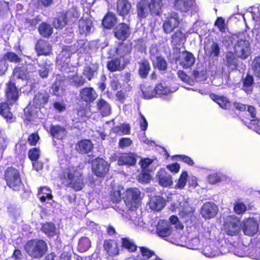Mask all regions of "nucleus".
I'll list each match as a JSON object with an SVG mask.
<instances>
[{
  "label": "nucleus",
  "mask_w": 260,
  "mask_h": 260,
  "mask_svg": "<svg viewBox=\"0 0 260 260\" xmlns=\"http://www.w3.org/2000/svg\"><path fill=\"white\" fill-rule=\"evenodd\" d=\"M120 47L114 48L115 52L119 56L112 57L107 62V68L110 72L121 71L130 63L132 51V43H119Z\"/></svg>",
  "instance_id": "obj_1"
},
{
  "label": "nucleus",
  "mask_w": 260,
  "mask_h": 260,
  "mask_svg": "<svg viewBox=\"0 0 260 260\" xmlns=\"http://www.w3.org/2000/svg\"><path fill=\"white\" fill-rule=\"evenodd\" d=\"M58 178L63 185L71 188L75 191L81 190L85 186L82 173L73 166L62 169Z\"/></svg>",
  "instance_id": "obj_2"
},
{
  "label": "nucleus",
  "mask_w": 260,
  "mask_h": 260,
  "mask_svg": "<svg viewBox=\"0 0 260 260\" xmlns=\"http://www.w3.org/2000/svg\"><path fill=\"white\" fill-rule=\"evenodd\" d=\"M24 248L26 253L34 259L42 258L48 250L47 242L41 239H32L27 241Z\"/></svg>",
  "instance_id": "obj_3"
},
{
  "label": "nucleus",
  "mask_w": 260,
  "mask_h": 260,
  "mask_svg": "<svg viewBox=\"0 0 260 260\" xmlns=\"http://www.w3.org/2000/svg\"><path fill=\"white\" fill-rule=\"evenodd\" d=\"M4 179L6 185L14 191H19L23 185L19 171L12 166L5 171Z\"/></svg>",
  "instance_id": "obj_4"
},
{
  "label": "nucleus",
  "mask_w": 260,
  "mask_h": 260,
  "mask_svg": "<svg viewBox=\"0 0 260 260\" xmlns=\"http://www.w3.org/2000/svg\"><path fill=\"white\" fill-rule=\"evenodd\" d=\"M141 192L138 188L129 187L123 193V200L126 207L131 211H136L141 206Z\"/></svg>",
  "instance_id": "obj_5"
},
{
  "label": "nucleus",
  "mask_w": 260,
  "mask_h": 260,
  "mask_svg": "<svg viewBox=\"0 0 260 260\" xmlns=\"http://www.w3.org/2000/svg\"><path fill=\"white\" fill-rule=\"evenodd\" d=\"M109 168L110 164L101 157L95 158L91 164L92 172L99 178H104L109 173Z\"/></svg>",
  "instance_id": "obj_6"
},
{
  "label": "nucleus",
  "mask_w": 260,
  "mask_h": 260,
  "mask_svg": "<svg viewBox=\"0 0 260 260\" xmlns=\"http://www.w3.org/2000/svg\"><path fill=\"white\" fill-rule=\"evenodd\" d=\"M157 51L156 47H151L149 50V56L153 67L160 72L166 73L168 69V63L165 58L162 55L155 56V52Z\"/></svg>",
  "instance_id": "obj_7"
},
{
  "label": "nucleus",
  "mask_w": 260,
  "mask_h": 260,
  "mask_svg": "<svg viewBox=\"0 0 260 260\" xmlns=\"http://www.w3.org/2000/svg\"><path fill=\"white\" fill-rule=\"evenodd\" d=\"M180 24L179 17L176 12H172L168 14V16L163 23L162 28L166 34H170L174 29L177 28Z\"/></svg>",
  "instance_id": "obj_8"
},
{
  "label": "nucleus",
  "mask_w": 260,
  "mask_h": 260,
  "mask_svg": "<svg viewBox=\"0 0 260 260\" xmlns=\"http://www.w3.org/2000/svg\"><path fill=\"white\" fill-rule=\"evenodd\" d=\"M6 101L11 105L16 104L19 99V94L15 83L10 80L6 84L5 91Z\"/></svg>",
  "instance_id": "obj_9"
},
{
  "label": "nucleus",
  "mask_w": 260,
  "mask_h": 260,
  "mask_svg": "<svg viewBox=\"0 0 260 260\" xmlns=\"http://www.w3.org/2000/svg\"><path fill=\"white\" fill-rule=\"evenodd\" d=\"M114 37L121 42L123 43L131 35V30L129 24L124 22L119 23L113 30Z\"/></svg>",
  "instance_id": "obj_10"
},
{
  "label": "nucleus",
  "mask_w": 260,
  "mask_h": 260,
  "mask_svg": "<svg viewBox=\"0 0 260 260\" xmlns=\"http://www.w3.org/2000/svg\"><path fill=\"white\" fill-rule=\"evenodd\" d=\"M35 50L38 56L52 54V47L47 41L42 39L38 40L35 44Z\"/></svg>",
  "instance_id": "obj_11"
},
{
  "label": "nucleus",
  "mask_w": 260,
  "mask_h": 260,
  "mask_svg": "<svg viewBox=\"0 0 260 260\" xmlns=\"http://www.w3.org/2000/svg\"><path fill=\"white\" fill-rule=\"evenodd\" d=\"M239 220L236 218L229 217L224 221L223 230L229 236H234L237 235L240 231Z\"/></svg>",
  "instance_id": "obj_12"
},
{
  "label": "nucleus",
  "mask_w": 260,
  "mask_h": 260,
  "mask_svg": "<svg viewBox=\"0 0 260 260\" xmlns=\"http://www.w3.org/2000/svg\"><path fill=\"white\" fill-rule=\"evenodd\" d=\"M103 249L108 257H114L120 253L118 242L112 239H106L103 242Z\"/></svg>",
  "instance_id": "obj_13"
},
{
  "label": "nucleus",
  "mask_w": 260,
  "mask_h": 260,
  "mask_svg": "<svg viewBox=\"0 0 260 260\" xmlns=\"http://www.w3.org/2000/svg\"><path fill=\"white\" fill-rule=\"evenodd\" d=\"M218 211V207L215 203L211 202L205 203L201 208V214L205 219L214 217Z\"/></svg>",
  "instance_id": "obj_14"
},
{
  "label": "nucleus",
  "mask_w": 260,
  "mask_h": 260,
  "mask_svg": "<svg viewBox=\"0 0 260 260\" xmlns=\"http://www.w3.org/2000/svg\"><path fill=\"white\" fill-rule=\"evenodd\" d=\"M79 95L81 100L86 104L93 103L98 96L95 90L91 87H86L81 89Z\"/></svg>",
  "instance_id": "obj_15"
},
{
  "label": "nucleus",
  "mask_w": 260,
  "mask_h": 260,
  "mask_svg": "<svg viewBox=\"0 0 260 260\" xmlns=\"http://www.w3.org/2000/svg\"><path fill=\"white\" fill-rule=\"evenodd\" d=\"M234 50L240 57L242 59L246 58L250 51L248 42L242 39L238 40L235 45Z\"/></svg>",
  "instance_id": "obj_16"
},
{
  "label": "nucleus",
  "mask_w": 260,
  "mask_h": 260,
  "mask_svg": "<svg viewBox=\"0 0 260 260\" xmlns=\"http://www.w3.org/2000/svg\"><path fill=\"white\" fill-rule=\"evenodd\" d=\"M116 10L117 14L124 19L126 16L131 14V3L128 0H117Z\"/></svg>",
  "instance_id": "obj_17"
},
{
  "label": "nucleus",
  "mask_w": 260,
  "mask_h": 260,
  "mask_svg": "<svg viewBox=\"0 0 260 260\" xmlns=\"http://www.w3.org/2000/svg\"><path fill=\"white\" fill-rule=\"evenodd\" d=\"M172 228L168 222L165 220L158 221L156 226V233L157 235L161 238H166L169 236L172 233Z\"/></svg>",
  "instance_id": "obj_18"
},
{
  "label": "nucleus",
  "mask_w": 260,
  "mask_h": 260,
  "mask_svg": "<svg viewBox=\"0 0 260 260\" xmlns=\"http://www.w3.org/2000/svg\"><path fill=\"white\" fill-rule=\"evenodd\" d=\"M156 178L158 184L162 187L170 186L173 183L171 175L164 169L159 170L156 174Z\"/></svg>",
  "instance_id": "obj_19"
},
{
  "label": "nucleus",
  "mask_w": 260,
  "mask_h": 260,
  "mask_svg": "<svg viewBox=\"0 0 260 260\" xmlns=\"http://www.w3.org/2000/svg\"><path fill=\"white\" fill-rule=\"evenodd\" d=\"M148 204L150 209L158 212L166 206V201L159 196H154L149 198Z\"/></svg>",
  "instance_id": "obj_20"
},
{
  "label": "nucleus",
  "mask_w": 260,
  "mask_h": 260,
  "mask_svg": "<svg viewBox=\"0 0 260 260\" xmlns=\"http://www.w3.org/2000/svg\"><path fill=\"white\" fill-rule=\"evenodd\" d=\"M10 106H12L9 102H2L0 103V115L7 121V122H12L14 121L15 117L11 111Z\"/></svg>",
  "instance_id": "obj_21"
},
{
  "label": "nucleus",
  "mask_w": 260,
  "mask_h": 260,
  "mask_svg": "<svg viewBox=\"0 0 260 260\" xmlns=\"http://www.w3.org/2000/svg\"><path fill=\"white\" fill-rule=\"evenodd\" d=\"M136 156L137 155L133 152L123 153L118 159V164L120 166H134L137 162Z\"/></svg>",
  "instance_id": "obj_22"
},
{
  "label": "nucleus",
  "mask_w": 260,
  "mask_h": 260,
  "mask_svg": "<svg viewBox=\"0 0 260 260\" xmlns=\"http://www.w3.org/2000/svg\"><path fill=\"white\" fill-rule=\"evenodd\" d=\"M93 149V144L89 139H83L78 141L75 145L76 150L80 154L89 153Z\"/></svg>",
  "instance_id": "obj_23"
},
{
  "label": "nucleus",
  "mask_w": 260,
  "mask_h": 260,
  "mask_svg": "<svg viewBox=\"0 0 260 260\" xmlns=\"http://www.w3.org/2000/svg\"><path fill=\"white\" fill-rule=\"evenodd\" d=\"M193 5L192 0H174L173 7L174 8L181 12H188L191 9Z\"/></svg>",
  "instance_id": "obj_24"
},
{
  "label": "nucleus",
  "mask_w": 260,
  "mask_h": 260,
  "mask_svg": "<svg viewBox=\"0 0 260 260\" xmlns=\"http://www.w3.org/2000/svg\"><path fill=\"white\" fill-rule=\"evenodd\" d=\"M137 16L140 19H144L150 13L148 2L147 0H141L136 6Z\"/></svg>",
  "instance_id": "obj_25"
},
{
  "label": "nucleus",
  "mask_w": 260,
  "mask_h": 260,
  "mask_svg": "<svg viewBox=\"0 0 260 260\" xmlns=\"http://www.w3.org/2000/svg\"><path fill=\"white\" fill-rule=\"evenodd\" d=\"M92 24V21L90 18L81 17L78 21L79 34L86 36L89 34L90 32Z\"/></svg>",
  "instance_id": "obj_26"
},
{
  "label": "nucleus",
  "mask_w": 260,
  "mask_h": 260,
  "mask_svg": "<svg viewBox=\"0 0 260 260\" xmlns=\"http://www.w3.org/2000/svg\"><path fill=\"white\" fill-rule=\"evenodd\" d=\"M99 66L98 63H91L86 66L83 71V75L88 81H91L98 74Z\"/></svg>",
  "instance_id": "obj_27"
},
{
  "label": "nucleus",
  "mask_w": 260,
  "mask_h": 260,
  "mask_svg": "<svg viewBox=\"0 0 260 260\" xmlns=\"http://www.w3.org/2000/svg\"><path fill=\"white\" fill-rule=\"evenodd\" d=\"M12 75L18 79L26 80L29 77V72L26 66L22 64L14 67L12 72Z\"/></svg>",
  "instance_id": "obj_28"
},
{
  "label": "nucleus",
  "mask_w": 260,
  "mask_h": 260,
  "mask_svg": "<svg viewBox=\"0 0 260 260\" xmlns=\"http://www.w3.org/2000/svg\"><path fill=\"white\" fill-rule=\"evenodd\" d=\"M117 18L111 12H107L102 19V25L104 28L111 29L117 23Z\"/></svg>",
  "instance_id": "obj_29"
},
{
  "label": "nucleus",
  "mask_w": 260,
  "mask_h": 260,
  "mask_svg": "<svg viewBox=\"0 0 260 260\" xmlns=\"http://www.w3.org/2000/svg\"><path fill=\"white\" fill-rule=\"evenodd\" d=\"M49 98V95L48 93L38 92L33 99L34 105L37 108H43L48 103Z\"/></svg>",
  "instance_id": "obj_30"
},
{
  "label": "nucleus",
  "mask_w": 260,
  "mask_h": 260,
  "mask_svg": "<svg viewBox=\"0 0 260 260\" xmlns=\"http://www.w3.org/2000/svg\"><path fill=\"white\" fill-rule=\"evenodd\" d=\"M138 74L142 79L146 78L151 70V66L149 60L143 58L138 62Z\"/></svg>",
  "instance_id": "obj_31"
},
{
  "label": "nucleus",
  "mask_w": 260,
  "mask_h": 260,
  "mask_svg": "<svg viewBox=\"0 0 260 260\" xmlns=\"http://www.w3.org/2000/svg\"><path fill=\"white\" fill-rule=\"evenodd\" d=\"M66 16L63 11L58 13L57 16L53 19L52 21L53 27L57 29H60L65 27L68 24Z\"/></svg>",
  "instance_id": "obj_32"
},
{
  "label": "nucleus",
  "mask_w": 260,
  "mask_h": 260,
  "mask_svg": "<svg viewBox=\"0 0 260 260\" xmlns=\"http://www.w3.org/2000/svg\"><path fill=\"white\" fill-rule=\"evenodd\" d=\"M187 37L181 29H177L171 36V44L173 46H180L186 41Z\"/></svg>",
  "instance_id": "obj_33"
},
{
  "label": "nucleus",
  "mask_w": 260,
  "mask_h": 260,
  "mask_svg": "<svg viewBox=\"0 0 260 260\" xmlns=\"http://www.w3.org/2000/svg\"><path fill=\"white\" fill-rule=\"evenodd\" d=\"M210 97L212 100L217 103L221 108L226 110L230 108L231 103L226 96L211 93L210 94Z\"/></svg>",
  "instance_id": "obj_34"
},
{
  "label": "nucleus",
  "mask_w": 260,
  "mask_h": 260,
  "mask_svg": "<svg viewBox=\"0 0 260 260\" xmlns=\"http://www.w3.org/2000/svg\"><path fill=\"white\" fill-rule=\"evenodd\" d=\"M184 56L180 62V65L184 69H188L192 67L195 62V57L193 54L188 51L183 52Z\"/></svg>",
  "instance_id": "obj_35"
},
{
  "label": "nucleus",
  "mask_w": 260,
  "mask_h": 260,
  "mask_svg": "<svg viewBox=\"0 0 260 260\" xmlns=\"http://www.w3.org/2000/svg\"><path fill=\"white\" fill-rule=\"evenodd\" d=\"M38 29L40 36L44 38H49L53 33V27L46 22H42Z\"/></svg>",
  "instance_id": "obj_36"
},
{
  "label": "nucleus",
  "mask_w": 260,
  "mask_h": 260,
  "mask_svg": "<svg viewBox=\"0 0 260 260\" xmlns=\"http://www.w3.org/2000/svg\"><path fill=\"white\" fill-rule=\"evenodd\" d=\"M98 110L103 117L107 116L111 113V108L109 103L101 98L96 102Z\"/></svg>",
  "instance_id": "obj_37"
},
{
  "label": "nucleus",
  "mask_w": 260,
  "mask_h": 260,
  "mask_svg": "<svg viewBox=\"0 0 260 260\" xmlns=\"http://www.w3.org/2000/svg\"><path fill=\"white\" fill-rule=\"evenodd\" d=\"M163 5V0H150V2H148V6L150 14L152 16L159 15Z\"/></svg>",
  "instance_id": "obj_38"
},
{
  "label": "nucleus",
  "mask_w": 260,
  "mask_h": 260,
  "mask_svg": "<svg viewBox=\"0 0 260 260\" xmlns=\"http://www.w3.org/2000/svg\"><path fill=\"white\" fill-rule=\"evenodd\" d=\"M121 246L130 253L136 252L138 248L135 241L128 237L121 238Z\"/></svg>",
  "instance_id": "obj_39"
},
{
  "label": "nucleus",
  "mask_w": 260,
  "mask_h": 260,
  "mask_svg": "<svg viewBox=\"0 0 260 260\" xmlns=\"http://www.w3.org/2000/svg\"><path fill=\"white\" fill-rule=\"evenodd\" d=\"M50 133L53 137L62 139L67 134L66 129L59 125H51L50 127Z\"/></svg>",
  "instance_id": "obj_40"
},
{
  "label": "nucleus",
  "mask_w": 260,
  "mask_h": 260,
  "mask_svg": "<svg viewBox=\"0 0 260 260\" xmlns=\"http://www.w3.org/2000/svg\"><path fill=\"white\" fill-rule=\"evenodd\" d=\"M64 80L61 77L57 78L51 85L53 94L56 96H59L64 90L63 88Z\"/></svg>",
  "instance_id": "obj_41"
},
{
  "label": "nucleus",
  "mask_w": 260,
  "mask_h": 260,
  "mask_svg": "<svg viewBox=\"0 0 260 260\" xmlns=\"http://www.w3.org/2000/svg\"><path fill=\"white\" fill-rule=\"evenodd\" d=\"M41 230L49 237H53L56 234L55 225L52 222H46L42 224Z\"/></svg>",
  "instance_id": "obj_42"
},
{
  "label": "nucleus",
  "mask_w": 260,
  "mask_h": 260,
  "mask_svg": "<svg viewBox=\"0 0 260 260\" xmlns=\"http://www.w3.org/2000/svg\"><path fill=\"white\" fill-rule=\"evenodd\" d=\"M225 61L227 67L232 70L237 69L238 67V59L235 54L232 51H229L226 53Z\"/></svg>",
  "instance_id": "obj_43"
},
{
  "label": "nucleus",
  "mask_w": 260,
  "mask_h": 260,
  "mask_svg": "<svg viewBox=\"0 0 260 260\" xmlns=\"http://www.w3.org/2000/svg\"><path fill=\"white\" fill-rule=\"evenodd\" d=\"M257 230L258 225L254 221H247L244 224L243 232L245 235L253 236L257 233Z\"/></svg>",
  "instance_id": "obj_44"
},
{
  "label": "nucleus",
  "mask_w": 260,
  "mask_h": 260,
  "mask_svg": "<svg viewBox=\"0 0 260 260\" xmlns=\"http://www.w3.org/2000/svg\"><path fill=\"white\" fill-rule=\"evenodd\" d=\"M63 12L67 15L66 19L68 21V24L69 23L71 25L75 23L80 16L79 12L76 9L63 11Z\"/></svg>",
  "instance_id": "obj_45"
},
{
  "label": "nucleus",
  "mask_w": 260,
  "mask_h": 260,
  "mask_svg": "<svg viewBox=\"0 0 260 260\" xmlns=\"http://www.w3.org/2000/svg\"><path fill=\"white\" fill-rule=\"evenodd\" d=\"M91 247V241L86 237H81L78 241L77 249L80 252H84L87 251Z\"/></svg>",
  "instance_id": "obj_46"
},
{
  "label": "nucleus",
  "mask_w": 260,
  "mask_h": 260,
  "mask_svg": "<svg viewBox=\"0 0 260 260\" xmlns=\"http://www.w3.org/2000/svg\"><path fill=\"white\" fill-rule=\"evenodd\" d=\"M202 253L206 256L209 257H214L218 254L217 248L214 244L204 246L202 249Z\"/></svg>",
  "instance_id": "obj_47"
},
{
  "label": "nucleus",
  "mask_w": 260,
  "mask_h": 260,
  "mask_svg": "<svg viewBox=\"0 0 260 260\" xmlns=\"http://www.w3.org/2000/svg\"><path fill=\"white\" fill-rule=\"evenodd\" d=\"M242 89L246 92H249L252 90V86L254 84V79L252 75L247 74L243 79Z\"/></svg>",
  "instance_id": "obj_48"
},
{
  "label": "nucleus",
  "mask_w": 260,
  "mask_h": 260,
  "mask_svg": "<svg viewBox=\"0 0 260 260\" xmlns=\"http://www.w3.org/2000/svg\"><path fill=\"white\" fill-rule=\"evenodd\" d=\"M3 59L7 60L10 62L18 63L22 61L21 58L16 53L12 51H8L4 53Z\"/></svg>",
  "instance_id": "obj_49"
},
{
  "label": "nucleus",
  "mask_w": 260,
  "mask_h": 260,
  "mask_svg": "<svg viewBox=\"0 0 260 260\" xmlns=\"http://www.w3.org/2000/svg\"><path fill=\"white\" fill-rule=\"evenodd\" d=\"M188 176V175L187 171H182L176 181V183L174 187L175 188L180 189H183L186 184Z\"/></svg>",
  "instance_id": "obj_50"
},
{
  "label": "nucleus",
  "mask_w": 260,
  "mask_h": 260,
  "mask_svg": "<svg viewBox=\"0 0 260 260\" xmlns=\"http://www.w3.org/2000/svg\"><path fill=\"white\" fill-rule=\"evenodd\" d=\"M39 194H40L39 199L43 203L45 202L47 199L51 200L53 198L51 190L46 187H40Z\"/></svg>",
  "instance_id": "obj_51"
},
{
  "label": "nucleus",
  "mask_w": 260,
  "mask_h": 260,
  "mask_svg": "<svg viewBox=\"0 0 260 260\" xmlns=\"http://www.w3.org/2000/svg\"><path fill=\"white\" fill-rule=\"evenodd\" d=\"M143 97L145 99H150L156 96L155 88L151 86L144 87L142 90Z\"/></svg>",
  "instance_id": "obj_52"
},
{
  "label": "nucleus",
  "mask_w": 260,
  "mask_h": 260,
  "mask_svg": "<svg viewBox=\"0 0 260 260\" xmlns=\"http://www.w3.org/2000/svg\"><path fill=\"white\" fill-rule=\"evenodd\" d=\"M140 252L141 255L144 260H148L153 256L155 255V253L154 251L149 249L145 246L139 247Z\"/></svg>",
  "instance_id": "obj_53"
},
{
  "label": "nucleus",
  "mask_w": 260,
  "mask_h": 260,
  "mask_svg": "<svg viewBox=\"0 0 260 260\" xmlns=\"http://www.w3.org/2000/svg\"><path fill=\"white\" fill-rule=\"evenodd\" d=\"M214 25L216 26L219 31L225 32L228 29V25L225 23V19L222 17H218L214 22Z\"/></svg>",
  "instance_id": "obj_54"
},
{
  "label": "nucleus",
  "mask_w": 260,
  "mask_h": 260,
  "mask_svg": "<svg viewBox=\"0 0 260 260\" xmlns=\"http://www.w3.org/2000/svg\"><path fill=\"white\" fill-rule=\"evenodd\" d=\"M41 150L39 147L30 148L28 152V157L31 161H37L40 156Z\"/></svg>",
  "instance_id": "obj_55"
},
{
  "label": "nucleus",
  "mask_w": 260,
  "mask_h": 260,
  "mask_svg": "<svg viewBox=\"0 0 260 260\" xmlns=\"http://www.w3.org/2000/svg\"><path fill=\"white\" fill-rule=\"evenodd\" d=\"M173 157L177 160L182 161L188 166H192L194 165V161L191 157L187 155L183 154H177L173 155Z\"/></svg>",
  "instance_id": "obj_56"
},
{
  "label": "nucleus",
  "mask_w": 260,
  "mask_h": 260,
  "mask_svg": "<svg viewBox=\"0 0 260 260\" xmlns=\"http://www.w3.org/2000/svg\"><path fill=\"white\" fill-rule=\"evenodd\" d=\"M74 85L77 87H80L85 84L86 82V79L82 76L78 75L77 72L72 77Z\"/></svg>",
  "instance_id": "obj_57"
},
{
  "label": "nucleus",
  "mask_w": 260,
  "mask_h": 260,
  "mask_svg": "<svg viewBox=\"0 0 260 260\" xmlns=\"http://www.w3.org/2000/svg\"><path fill=\"white\" fill-rule=\"evenodd\" d=\"M40 140V137L37 132L30 134L27 138V142L30 146H36Z\"/></svg>",
  "instance_id": "obj_58"
},
{
  "label": "nucleus",
  "mask_w": 260,
  "mask_h": 260,
  "mask_svg": "<svg viewBox=\"0 0 260 260\" xmlns=\"http://www.w3.org/2000/svg\"><path fill=\"white\" fill-rule=\"evenodd\" d=\"M110 197L113 203H119L121 200V193L119 190L112 189L110 193Z\"/></svg>",
  "instance_id": "obj_59"
},
{
  "label": "nucleus",
  "mask_w": 260,
  "mask_h": 260,
  "mask_svg": "<svg viewBox=\"0 0 260 260\" xmlns=\"http://www.w3.org/2000/svg\"><path fill=\"white\" fill-rule=\"evenodd\" d=\"M220 52V49L219 44L217 42H213L211 46L209 51V55L210 56L218 57Z\"/></svg>",
  "instance_id": "obj_60"
},
{
  "label": "nucleus",
  "mask_w": 260,
  "mask_h": 260,
  "mask_svg": "<svg viewBox=\"0 0 260 260\" xmlns=\"http://www.w3.org/2000/svg\"><path fill=\"white\" fill-rule=\"evenodd\" d=\"M40 21L41 20L39 18V16H37L31 19L26 18L25 19L24 23L27 25L28 27L35 29Z\"/></svg>",
  "instance_id": "obj_61"
},
{
  "label": "nucleus",
  "mask_w": 260,
  "mask_h": 260,
  "mask_svg": "<svg viewBox=\"0 0 260 260\" xmlns=\"http://www.w3.org/2000/svg\"><path fill=\"white\" fill-rule=\"evenodd\" d=\"M248 126L249 128L260 134V121L256 118L250 120Z\"/></svg>",
  "instance_id": "obj_62"
},
{
  "label": "nucleus",
  "mask_w": 260,
  "mask_h": 260,
  "mask_svg": "<svg viewBox=\"0 0 260 260\" xmlns=\"http://www.w3.org/2000/svg\"><path fill=\"white\" fill-rule=\"evenodd\" d=\"M247 209L246 206L242 202L236 203L234 205V210L237 214L244 213Z\"/></svg>",
  "instance_id": "obj_63"
},
{
  "label": "nucleus",
  "mask_w": 260,
  "mask_h": 260,
  "mask_svg": "<svg viewBox=\"0 0 260 260\" xmlns=\"http://www.w3.org/2000/svg\"><path fill=\"white\" fill-rule=\"evenodd\" d=\"M253 70L256 76L260 78V57H256L253 61Z\"/></svg>",
  "instance_id": "obj_64"
}]
</instances>
